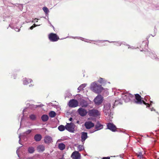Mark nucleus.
Instances as JSON below:
<instances>
[{
  "instance_id": "38",
  "label": "nucleus",
  "mask_w": 159,
  "mask_h": 159,
  "mask_svg": "<svg viewBox=\"0 0 159 159\" xmlns=\"http://www.w3.org/2000/svg\"><path fill=\"white\" fill-rule=\"evenodd\" d=\"M111 157V158H113V157Z\"/></svg>"
},
{
  "instance_id": "31",
  "label": "nucleus",
  "mask_w": 159,
  "mask_h": 159,
  "mask_svg": "<svg viewBox=\"0 0 159 159\" xmlns=\"http://www.w3.org/2000/svg\"><path fill=\"white\" fill-rule=\"evenodd\" d=\"M31 132V130L29 129L27 131H26L25 133V134L26 135L28 134H30Z\"/></svg>"
},
{
  "instance_id": "14",
  "label": "nucleus",
  "mask_w": 159,
  "mask_h": 159,
  "mask_svg": "<svg viewBox=\"0 0 159 159\" xmlns=\"http://www.w3.org/2000/svg\"><path fill=\"white\" fill-rule=\"evenodd\" d=\"M44 142L46 143H49L52 141V139L51 137L49 136H46L44 139Z\"/></svg>"
},
{
  "instance_id": "37",
  "label": "nucleus",
  "mask_w": 159,
  "mask_h": 159,
  "mask_svg": "<svg viewBox=\"0 0 159 159\" xmlns=\"http://www.w3.org/2000/svg\"><path fill=\"white\" fill-rule=\"evenodd\" d=\"M153 110L155 111V110L153 109V108H152V109H151V111H152Z\"/></svg>"
},
{
  "instance_id": "3",
  "label": "nucleus",
  "mask_w": 159,
  "mask_h": 159,
  "mask_svg": "<svg viewBox=\"0 0 159 159\" xmlns=\"http://www.w3.org/2000/svg\"><path fill=\"white\" fill-rule=\"evenodd\" d=\"M48 38L49 40L52 42H56L59 39V36L56 34L51 33L49 34Z\"/></svg>"
},
{
  "instance_id": "26",
  "label": "nucleus",
  "mask_w": 159,
  "mask_h": 159,
  "mask_svg": "<svg viewBox=\"0 0 159 159\" xmlns=\"http://www.w3.org/2000/svg\"><path fill=\"white\" fill-rule=\"evenodd\" d=\"M136 154L137 157L141 159L143 157V155L142 154L141 152L137 153Z\"/></svg>"
},
{
  "instance_id": "21",
  "label": "nucleus",
  "mask_w": 159,
  "mask_h": 159,
  "mask_svg": "<svg viewBox=\"0 0 159 159\" xmlns=\"http://www.w3.org/2000/svg\"><path fill=\"white\" fill-rule=\"evenodd\" d=\"M59 148L61 150H63L65 148V145L63 143H60L58 144Z\"/></svg>"
},
{
  "instance_id": "10",
  "label": "nucleus",
  "mask_w": 159,
  "mask_h": 159,
  "mask_svg": "<svg viewBox=\"0 0 159 159\" xmlns=\"http://www.w3.org/2000/svg\"><path fill=\"white\" fill-rule=\"evenodd\" d=\"M135 98L136 100L135 102L138 104H141L143 103V100H142L141 96L138 94L135 95Z\"/></svg>"
},
{
  "instance_id": "8",
  "label": "nucleus",
  "mask_w": 159,
  "mask_h": 159,
  "mask_svg": "<svg viewBox=\"0 0 159 159\" xmlns=\"http://www.w3.org/2000/svg\"><path fill=\"white\" fill-rule=\"evenodd\" d=\"M107 128L112 132L117 131V128L116 126L112 123H109L107 124Z\"/></svg>"
},
{
  "instance_id": "4",
  "label": "nucleus",
  "mask_w": 159,
  "mask_h": 159,
  "mask_svg": "<svg viewBox=\"0 0 159 159\" xmlns=\"http://www.w3.org/2000/svg\"><path fill=\"white\" fill-rule=\"evenodd\" d=\"M68 106L69 107L72 108L76 107L78 106V102L76 99H71L69 102Z\"/></svg>"
},
{
  "instance_id": "9",
  "label": "nucleus",
  "mask_w": 159,
  "mask_h": 159,
  "mask_svg": "<svg viewBox=\"0 0 159 159\" xmlns=\"http://www.w3.org/2000/svg\"><path fill=\"white\" fill-rule=\"evenodd\" d=\"M103 97L101 95H98L94 99L95 103L97 105H99L102 103L103 100Z\"/></svg>"
},
{
  "instance_id": "16",
  "label": "nucleus",
  "mask_w": 159,
  "mask_h": 159,
  "mask_svg": "<svg viewBox=\"0 0 159 159\" xmlns=\"http://www.w3.org/2000/svg\"><path fill=\"white\" fill-rule=\"evenodd\" d=\"M87 138V133L86 132H83L82 133L81 138L82 142L85 141Z\"/></svg>"
},
{
  "instance_id": "19",
  "label": "nucleus",
  "mask_w": 159,
  "mask_h": 159,
  "mask_svg": "<svg viewBox=\"0 0 159 159\" xmlns=\"http://www.w3.org/2000/svg\"><path fill=\"white\" fill-rule=\"evenodd\" d=\"M41 119L43 121L45 122L48 119V116L47 115H43L41 117Z\"/></svg>"
},
{
  "instance_id": "30",
  "label": "nucleus",
  "mask_w": 159,
  "mask_h": 159,
  "mask_svg": "<svg viewBox=\"0 0 159 159\" xmlns=\"http://www.w3.org/2000/svg\"><path fill=\"white\" fill-rule=\"evenodd\" d=\"M98 82L100 84L103 83L104 82V79L102 78H100L98 80Z\"/></svg>"
},
{
  "instance_id": "25",
  "label": "nucleus",
  "mask_w": 159,
  "mask_h": 159,
  "mask_svg": "<svg viewBox=\"0 0 159 159\" xmlns=\"http://www.w3.org/2000/svg\"><path fill=\"white\" fill-rule=\"evenodd\" d=\"M58 129L61 131H64L65 129H66L65 126L64 125H61L59 126L58 128Z\"/></svg>"
},
{
  "instance_id": "28",
  "label": "nucleus",
  "mask_w": 159,
  "mask_h": 159,
  "mask_svg": "<svg viewBox=\"0 0 159 159\" xmlns=\"http://www.w3.org/2000/svg\"><path fill=\"white\" fill-rule=\"evenodd\" d=\"M83 146L81 145H79L77 147V150L79 151H81L83 150Z\"/></svg>"
},
{
  "instance_id": "11",
  "label": "nucleus",
  "mask_w": 159,
  "mask_h": 159,
  "mask_svg": "<svg viewBox=\"0 0 159 159\" xmlns=\"http://www.w3.org/2000/svg\"><path fill=\"white\" fill-rule=\"evenodd\" d=\"M84 125L86 129H89L93 127L94 126V124L91 121H88L85 122Z\"/></svg>"
},
{
  "instance_id": "5",
  "label": "nucleus",
  "mask_w": 159,
  "mask_h": 159,
  "mask_svg": "<svg viewBox=\"0 0 159 159\" xmlns=\"http://www.w3.org/2000/svg\"><path fill=\"white\" fill-rule=\"evenodd\" d=\"M66 129L69 132H74L75 131V125L73 123H67L65 126Z\"/></svg>"
},
{
  "instance_id": "7",
  "label": "nucleus",
  "mask_w": 159,
  "mask_h": 159,
  "mask_svg": "<svg viewBox=\"0 0 159 159\" xmlns=\"http://www.w3.org/2000/svg\"><path fill=\"white\" fill-rule=\"evenodd\" d=\"M71 157L72 159H81V155L78 151H75L72 153Z\"/></svg>"
},
{
  "instance_id": "2",
  "label": "nucleus",
  "mask_w": 159,
  "mask_h": 159,
  "mask_svg": "<svg viewBox=\"0 0 159 159\" xmlns=\"http://www.w3.org/2000/svg\"><path fill=\"white\" fill-rule=\"evenodd\" d=\"M111 107V105L110 104H107L104 105L103 111L105 114V115L106 116H107L108 117L109 116V118L110 119V117H111L112 118V116L113 115V114L111 112V110L110 108Z\"/></svg>"
},
{
  "instance_id": "22",
  "label": "nucleus",
  "mask_w": 159,
  "mask_h": 159,
  "mask_svg": "<svg viewBox=\"0 0 159 159\" xmlns=\"http://www.w3.org/2000/svg\"><path fill=\"white\" fill-rule=\"evenodd\" d=\"M49 115L50 117L53 118L56 116V113L54 111H52L49 112Z\"/></svg>"
},
{
  "instance_id": "36",
  "label": "nucleus",
  "mask_w": 159,
  "mask_h": 159,
  "mask_svg": "<svg viewBox=\"0 0 159 159\" xmlns=\"http://www.w3.org/2000/svg\"><path fill=\"white\" fill-rule=\"evenodd\" d=\"M72 119H73L72 118H71V117H70V118L69 120L70 121H71L72 120Z\"/></svg>"
},
{
  "instance_id": "32",
  "label": "nucleus",
  "mask_w": 159,
  "mask_h": 159,
  "mask_svg": "<svg viewBox=\"0 0 159 159\" xmlns=\"http://www.w3.org/2000/svg\"><path fill=\"white\" fill-rule=\"evenodd\" d=\"M143 103L145 105L147 106V107H149L150 106V104H149L146 103L144 101L143 102Z\"/></svg>"
},
{
  "instance_id": "35",
  "label": "nucleus",
  "mask_w": 159,
  "mask_h": 159,
  "mask_svg": "<svg viewBox=\"0 0 159 159\" xmlns=\"http://www.w3.org/2000/svg\"><path fill=\"white\" fill-rule=\"evenodd\" d=\"M87 106V104H84V105L83 106H82L83 107H86Z\"/></svg>"
},
{
  "instance_id": "29",
  "label": "nucleus",
  "mask_w": 159,
  "mask_h": 159,
  "mask_svg": "<svg viewBox=\"0 0 159 159\" xmlns=\"http://www.w3.org/2000/svg\"><path fill=\"white\" fill-rule=\"evenodd\" d=\"M43 10L46 13H48L49 12V10L46 7H44L43 8Z\"/></svg>"
},
{
  "instance_id": "33",
  "label": "nucleus",
  "mask_w": 159,
  "mask_h": 159,
  "mask_svg": "<svg viewBox=\"0 0 159 159\" xmlns=\"http://www.w3.org/2000/svg\"><path fill=\"white\" fill-rule=\"evenodd\" d=\"M37 26V25L34 24L31 27H30V28L31 30H32L34 27H35Z\"/></svg>"
},
{
  "instance_id": "24",
  "label": "nucleus",
  "mask_w": 159,
  "mask_h": 159,
  "mask_svg": "<svg viewBox=\"0 0 159 159\" xmlns=\"http://www.w3.org/2000/svg\"><path fill=\"white\" fill-rule=\"evenodd\" d=\"M29 118L31 120H34L36 119V116L35 115L32 114L29 116Z\"/></svg>"
},
{
  "instance_id": "13",
  "label": "nucleus",
  "mask_w": 159,
  "mask_h": 159,
  "mask_svg": "<svg viewBox=\"0 0 159 159\" xmlns=\"http://www.w3.org/2000/svg\"><path fill=\"white\" fill-rule=\"evenodd\" d=\"M103 128V126L102 125L100 124L99 122H97L95 125V129L93 132L97 130H99Z\"/></svg>"
},
{
  "instance_id": "15",
  "label": "nucleus",
  "mask_w": 159,
  "mask_h": 159,
  "mask_svg": "<svg viewBox=\"0 0 159 159\" xmlns=\"http://www.w3.org/2000/svg\"><path fill=\"white\" fill-rule=\"evenodd\" d=\"M133 97V95L130 94L126 93L125 94L123 95L122 97L124 100L127 99L128 101L130 99V97Z\"/></svg>"
},
{
  "instance_id": "1",
  "label": "nucleus",
  "mask_w": 159,
  "mask_h": 159,
  "mask_svg": "<svg viewBox=\"0 0 159 159\" xmlns=\"http://www.w3.org/2000/svg\"><path fill=\"white\" fill-rule=\"evenodd\" d=\"M91 89L96 93H99L103 89L101 85L97 84L95 82H94L91 85Z\"/></svg>"
},
{
  "instance_id": "17",
  "label": "nucleus",
  "mask_w": 159,
  "mask_h": 159,
  "mask_svg": "<svg viewBox=\"0 0 159 159\" xmlns=\"http://www.w3.org/2000/svg\"><path fill=\"white\" fill-rule=\"evenodd\" d=\"M38 152H43L45 150V147L43 145H39L37 148Z\"/></svg>"
},
{
  "instance_id": "27",
  "label": "nucleus",
  "mask_w": 159,
  "mask_h": 159,
  "mask_svg": "<svg viewBox=\"0 0 159 159\" xmlns=\"http://www.w3.org/2000/svg\"><path fill=\"white\" fill-rule=\"evenodd\" d=\"M86 85L85 84H83L81 85L78 88V90H83L84 88Z\"/></svg>"
},
{
  "instance_id": "12",
  "label": "nucleus",
  "mask_w": 159,
  "mask_h": 159,
  "mask_svg": "<svg viewBox=\"0 0 159 159\" xmlns=\"http://www.w3.org/2000/svg\"><path fill=\"white\" fill-rule=\"evenodd\" d=\"M78 111L79 114L81 116H84L87 114V111L86 110L83 108H80L78 109Z\"/></svg>"
},
{
  "instance_id": "23",
  "label": "nucleus",
  "mask_w": 159,
  "mask_h": 159,
  "mask_svg": "<svg viewBox=\"0 0 159 159\" xmlns=\"http://www.w3.org/2000/svg\"><path fill=\"white\" fill-rule=\"evenodd\" d=\"M34 151V148L33 147H30L28 148V152L30 153H33Z\"/></svg>"
},
{
  "instance_id": "34",
  "label": "nucleus",
  "mask_w": 159,
  "mask_h": 159,
  "mask_svg": "<svg viewBox=\"0 0 159 159\" xmlns=\"http://www.w3.org/2000/svg\"><path fill=\"white\" fill-rule=\"evenodd\" d=\"M38 20L37 19V18H35L34 19V21L35 22H38Z\"/></svg>"
},
{
  "instance_id": "20",
  "label": "nucleus",
  "mask_w": 159,
  "mask_h": 159,
  "mask_svg": "<svg viewBox=\"0 0 159 159\" xmlns=\"http://www.w3.org/2000/svg\"><path fill=\"white\" fill-rule=\"evenodd\" d=\"M32 81V80L30 79H25L23 80V84L24 85H26Z\"/></svg>"
},
{
  "instance_id": "18",
  "label": "nucleus",
  "mask_w": 159,
  "mask_h": 159,
  "mask_svg": "<svg viewBox=\"0 0 159 159\" xmlns=\"http://www.w3.org/2000/svg\"><path fill=\"white\" fill-rule=\"evenodd\" d=\"M42 139V136L41 134H38L35 135L34 139L36 141L38 142L41 140Z\"/></svg>"
},
{
  "instance_id": "6",
  "label": "nucleus",
  "mask_w": 159,
  "mask_h": 159,
  "mask_svg": "<svg viewBox=\"0 0 159 159\" xmlns=\"http://www.w3.org/2000/svg\"><path fill=\"white\" fill-rule=\"evenodd\" d=\"M100 114L99 112L96 109L89 110L88 111V114L90 116H97L100 115Z\"/></svg>"
}]
</instances>
